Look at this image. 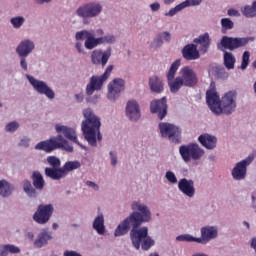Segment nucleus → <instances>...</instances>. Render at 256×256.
Masks as SVG:
<instances>
[{
	"mask_svg": "<svg viewBox=\"0 0 256 256\" xmlns=\"http://www.w3.org/2000/svg\"><path fill=\"white\" fill-rule=\"evenodd\" d=\"M149 235V228L147 226L139 227V225H133L132 229L130 230V240L132 246L136 251L141 249V243Z\"/></svg>",
	"mask_w": 256,
	"mask_h": 256,
	"instance_id": "19",
	"label": "nucleus"
},
{
	"mask_svg": "<svg viewBox=\"0 0 256 256\" xmlns=\"http://www.w3.org/2000/svg\"><path fill=\"white\" fill-rule=\"evenodd\" d=\"M228 17H241V13L237 9H229L227 10Z\"/></svg>",
	"mask_w": 256,
	"mask_h": 256,
	"instance_id": "55",
	"label": "nucleus"
},
{
	"mask_svg": "<svg viewBox=\"0 0 256 256\" xmlns=\"http://www.w3.org/2000/svg\"><path fill=\"white\" fill-rule=\"evenodd\" d=\"M179 154L184 163H191L201 161L205 157V150L197 143H189L179 147Z\"/></svg>",
	"mask_w": 256,
	"mask_h": 256,
	"instance_id": "7",
	"label": "nucleus"
},
{
	"mask_svg": "<svg viewBox=\"0 0 256 256\" xmlns=\"http://www.w3.org/2000/svg\"><path fill=\"white\" fill-rule=\"evenodd\" d=\"M25 17L18 15L10 18V24L13 27V29H21L23 25H25Z\"/></svg>",
	"mask_w": 256,
	"mask_h": 256,
	"instance_id": "40",
	"label": "nucleus"
},
{
	"mask_svg": "<svg viewBox=\"0 0 256 256\" xmlns=\"http://www.w3.org/2000/svg\"><path fill=\"white\" fill-rule=\"evenodd\" d=\"M249 43V38H233L224 36L221 38L220 42L217 44V48L220 51L223 49H229V51H235L239 47H245Z\"/></svg>",
	"mask_w": 256,
	"mask_h": 256,
	"instance_id": "18",
	"label": "nucleus"
},
{
	"mask_svg": "<svg viewBox=\"0 0 256 256\" xmlns=\"http://www.w3.org/2000/svg\"><path fill=\"white\" fill-rule=\"evenodd\" d=\"M92 229L98 235H105V216L103 213H98L92 222Z\"/></svg>",
	"mask_w": 256,
	"mask_h": 256,
	"instance_id": "30",
	"label": "nucleus"
},
{
	"mask_svg": "<svg viewBox=\"0 0 256 256\" xmlns=\"http://www.w3.org/2000/svg\"><path fill=\"white\" fill-rule=\"evenodd\" d=\"M176 241L183 243H198L200 245L199 237H195L191 234H182L176 237Z\"/></svg>",
	"mask_w": 256,
	"mask_h": 256,
	"instance_id": "38",
	"label": "nucleus"
},
{
	"mask_svg": "<svg viewBox=\"0 0 256 256\" xmlns=\"http://www.w3.org/2000/svg\"><path fill=\"white\" fill-rule=\"evenodd\" d=\"M217 141V137L209 133L201 134L198 137V142L200 143V145H202V147H204L208 151H213L214 149H217Z\"/></svg>",
	"mask_w": 256,
	"mask_h": 256,
	"instance_id": "27",
	"label": "nucleus"
},
{
	"mask_svg": "<svg viewBox=\"0 0 256 256\" xmlns=\"http://www.w3.org/2000/svg\"><path fill=\"white\" fill-rule=\"evenodd\" d=\"M64 256H82L80 253L77 251H72V250H66L64 252Z\"/></svg>",
	"mask_w": 256,
	"mask_h": 256,
	"instance_id": "58",
	"label": "nucleus"
},
{
	"mask_svg": "<svg viewBox=\"0 0 256 256\" xmlns=\"http://www.w3.org/2000/svg\"><path fill=\"white\" fill-rule=\"evenodd\" d=\"M165 179L170 183V185H179V180L177 179V175L174 174L173 171L168 170L165 173Z\"/></svg>",
	"mask_w": 256,
	"mask_h": 256,
	"instance_id": "44",
	"label": "nucleus"
},
{
	"mask_svg": "<svg viewBox=\"0 0 256 256\" xmlns=\"http://www.w3.org/2000/svg\"><path fill=\"white\" fill-rule=\"evenodd\" d=\"M159 36L162 39V41H166L167 43H169V41H171V33L167 32V31L162 32Z\"/></svg>",
	"mask_w": 256,
	"mask_h": 256,
	"instance_id": "56",
	"label": "nucleus"
},
{
	"mask_svg": "<svg viewBox=\"0 0 256 256\" xmlns=\"http://www.w3.org/2000/svg\"><path fill=\"white\" fill-rule=\"evenodd\" d=\"M250 57H251V53H249V51H245L243 53L242 63H241V66H240V69H242L243 71H245V69H247V67H249Z\"/></svg>",
	"mask_w": 256,
	"mask_h": 256,
	"instance_id": "46",
	"label": "nucleus"
},
{
	"mask_svg": "<svg viewBox=\"0 0 256 256\" xmlns=\"http://www.w3.org/2000/svg\"><path fill=\"white\" fill-rule=\"evenodd\" d=\"M74 99L75 101H77V103H83L85 99V94H83V92L77 93L74 95Z\"/></svg>",
	"mask_w": 256,
	"mask_h": 256,
	"instance_id": "57",
	"label": "nucleus"
},
{
	"mask_svg": "<svg viewBox=\"0 0 256 256\" xmlns=\"http://www.w3.org/2000/svg\"><path fill=\"white\" fill-rule=\"evenodd\" d=\"M82 115L84 117L81 122L82 135L91 147H97V143L103 140L101 118L89 107L82 110Z\"/></svg>",
	"mask_w": 256,
	"mask_h": 256,
	"instance_id": "5",
	"label": "nucleus"
},
{
	"mask_svg": "<svg viewBox=\"0 0 256 256\" xmlns=\"http://www.w3.org/2000/svg\"><path fill=\"white\" fill-rule=\"evenodd\" d=\"M219 237V228L213 225H206L200 228V245H208L211 241H215Z\"/></svg>",
	"mask_w": 256,
	"mask_h": 256,
	"instance_id": "20",
	"label": "nucleus"
},
{
	"mask_svg": "<svg viewBox=\"0 0 256 256\" xmlns=\"http://www.w3.org/2000/svg\"><path fill=\"white\" fill-rule=\"evenodd\" d=\"M31 145V138L27 136H23L18 142V147H22L23 149H29Z\"/></svg>",
	"mask_w": 256,
	"mask_h": 256,
	"instance_id": "48",
	"label": "nucleus"
},
{
	"mask_svg": "<svg viewBox=\"0 0 256 256\" xmlns=\"http://www.w3.org/2000/svg\"><path fill=\"white\" fill-rule=\"evenodd\" d=\"M158 133L162 139H167L170 143H180L183 130L176 124L160 122L158 124Z\"/></svg>",
	"mask_w": 256,
	"mask_h": 256,
	"instance_id": "8",
	"label": "nucleus"
},
{
	"mask_svg": "<svg viewBox=\"0 0 256 256\" xmlns=\"http://www.w3.org/2000/svg\"><path fill=\"white\" fill-rule=\"evenodd\" d=\"M19 127H21V124L13 120L6 123V125L4 126V131L5 133H10V134L17 133V131H19Z\"/></svg>",
	"mask_w": 256,
	"mask_h": 256,
	"instance_id": "41",
	"label": "nucleus"
},
{
	"mask_svg": "<svg viewBox=\"0 0 256 256\" xmlns=\"http://www.w3.org/2000/svg\"><path fill=\"white\" fill-rule=\"evenodd\" d=\"M53 239V236L51 232L47 230H42L36 237V239L33 242L34 247L37 249H41L42 247H45L48 245L49 241Z\"/></svg>",
	"mask_w": 256,
	"mask_h": 256,
	"instance_id": "29",
	"label": "nucleus"
},
{
	"mask_svg": "<svg viewBox=\"0 0 256 256\" xmlns=\"http://www.w3.org/2000/svg\"><path fill=\"white\" fill-rule=\"evenodd\" d=\"M53 0H36V3L43 5L44 3H51Z\"/></svg>",
	"mask_w": 256,
	"mask_h": 256,
	"instance_id": "60",
	"label": "nucleus"
},
{
	"mask_svg": "<svg viewBox=\"0 0 256 256\" xmlns=\"http://www.w3.org/2000/svg\"><path fill=\"white\" fill-rule=\"evenodd\" d=\"M112 71L113 65H109L102 75L91 76L89 83L86 85V95L91 97L95 91H101L103 89V85H105V81L111 77Z\"/></svg>",
	"mask_w": 256,
	"mask_h": 256,
	"instance_id": "12",
	"label": "nucleus"
},
{
	"mask_svg": "<svg viewBox=\"0 0 256 256\" xmlns=\"http://www.w3.org/2000/svg\"><path fill=\"white\" fill-rule=\"evenodd\" d=\"M142 251H149L151 247L155 246V240L148 235L140 243Z\"/></svg>",
	"mask_w": 256,
	"mask_h": 256,
	"instance_id": "42",
	"label": "nucleus"
},
{
	"mask_svg": "<svg viewBox=\"0 0 256 256\" xmlns=\"http://www.w3.org/2000/svg\"><path fill=\"white\" fill-rule=\"evenodd\" d=\"M150 111L151 113H157L158 119L163 121L167 115V98L163 97L159 100H152L150 103Z\"/></svg>",
	"mask_w": 256,
	"mask_h": 256,
	"instance_id": "26",
	"label": "nucleus"
},
{
	"mask_svg": "<svg viewBox=\"0 0 256 256\" xmlns=\"http://www.w3.org/2000/svg\"><path fill=\"white\" fill-rule=\"evenodd\" d=\"M53 211H55L53 204H40L32 215V219L38 225H47L53 217Z\"/></svg>",
	"mask_w": 256,
	"mask_h": 256,
	"instance_id": "13",
	"label": "nucleus"
},
{
	"mask_svg": "<svg viewBox=\"0 0 256 256\" xmlns=\"http://www.w3.org/2000/svg\"><path fill=\"white\" fill-rule=\"evenodd\" d=\"M241 13L242 15H244V17H247L248 19H253V17H256V8L252 3V5H246L242 7Z\"/></svg>",
	"mask_w": 256,
	"mask_h": 256,
	"instance_id": "39",
	"label": "nucleus"
},
{
	"mask_svg": "<svg viewBox=\"0 0 256 256\" xmlns=\"http://www.w3.org/2000/svg\"><path fill=\"white\" fill-rule=\"evenodd\" d=\"M182 56L186 59V61H197L199 59V50L197 49V45L188 44L182 49Z\"/></svg>",
	"mask_w": 256,
	"mask_h": 256,
	"instance_id": "28",
	"label": "nucleus"
},
{
	"mask_svg": "<svg viewBox=\"0 0 256 256\" xmlns=\"http://www.w3.org/2000/svg\"><path fill=\"white\" fill-rule=\"evenodd\" d=\"M180 67L181 59H177L170 65V68L166 73L170 93H179V90L182 87H195V85L199 83V77L193 67L183 66L179 70ZM177 71H179V76L175 77Z\"/></svg>",
	"mask_w": 256,
	"mask_h": 256,
	"instance_id": "2",
	"label": "nucleus"
},
{
	"mask_svg": "<svg viewBox=\"0 0 256 256\" xmlns=\"http://www.w3.org/2000/svg\"><path fill=\"white\" fill-rule=\"evenodd\" d=\"M194 43L200 45V51H202V53H207L211 45V38L209 37V33L206 32L204 34H201L194 39Z\"/></svg>",
	"mask_w": 256,
	"mask_h": 256,
	"instance_id": "31",
	"label": "nucleus"
},
{
	"mask_svg": "<svg viewBox=\"0 0 256 256\" xmlns=\"http://www.w3.org/2000/svg\"><path fill=\"white\" fill-rule=\"evenodd\" d=\"M81 167V162L79 161H68L62 168H46L45 175L54 181H59L69 174L70 171H75Z\"/></svg>",
	"mask_w": 256,
	"mask_h": 256,
	"instance_id": "11",
	"label": "nucleus"
},
{
	"mask_svg": "<svg viewBox=\"0 0 256 256\" xmlns=\"http://www.w3.org/2000/svg\"><path fill=\"white\" fill-rule=\"evenodd\" d=\"M242 225H243L244 227H246V229H251V224H249V222H247V221H243V222H242Z\"/></svg>",
	"mask_w": 256,
	"mask_h": 256,
	"instance_id": "62",
	"label": "nucleus"
},
{
	"mask_svg": "<svg viewBox=\"0 0 256 256\" xmlns=\"http://www.w3.org/2000/svg\"><path fill=\"white\" fill-rule=\"evenodd\" d=\"M100 99L101 96L95 94L94 96H90L87 98V103H90L91 105H97Z\"/></svg>",
	"mask_w": 256,
	"mask_h": 256,
	"instance_id": "51",
	"label": "nucleus"
},
{
	"mask_svg": "<svg viewBox=\"0 0 256 256\" xmlns=\"http://www.w3.org/2000/svg\"><path fill=\"white\" fill-rule=\"evenodd\" d=\"M161 10V3L159 2H153L150 4V11H152V13H157V11Z\"/></svg>",
	"mask_w": 256,
	"mask_h": 256,
	"instance_id": "53",
	"label": "nucleus"
},
{
	"mask_svg": "<svg viewBox=\"0 0 256 256\" xmlns=\"http://www.w3.org/2000/svg\"><path fill=\"white\" fill-rule=\"evenodd\" d=\"M36 151H44L45 153H52L57 149H63L68 153H73V146L69 144V141L63 138L62 135L53 136L50 139L40 141L35 145Z\"/></svg>",
	"mask_w": 256,
	"mask_h": 256,
	"instance_id": "6",
	"label": "nucleus"
},
{
	"mask_svg": "<svg viewBox=\"0 0 256 256\" xmlns=\"http://www.w3.org/2000/svg\"><path fill=\"white\" fill-rule=\"evenodd\" d=\"M113 53V49L108 47L106 50H94L91 53V62L93 65H101L105 67L107 65L109 59H111V55Z\"/></svg>",
	"mask_w": 256,
	"mask_h": 256,
	"instance_id": "23",
	"label": "nucleus"
},
{
	"mask_svg": "<svg viewBox=\"0 0 256 256\" xmlns=\"http://www.w3.org/2000/svg\"><path fill=\"white\" fill-rule=\"evenodd\" d=\"M220 23L222 27V33H227V31H231V29L235 27V22H233L231 18H222Z\"/></svg>",
	"mask_w": 256,
	"mask_h": 256,
	"instance_id": "43",
	"label": "nucleus"
},
{
	"mask_svg": "<svg viewBox=\"0 0 256 256\" xmlns=\"http://www.w3.org/2000/svg\"><path fill=\"white\" fill-rule=\"evenodd\" d=\"M25 78L38 95H44V97L48 98L49 101H53V99H55V91L51 86H49V83L44 80L37 79L31 74H25Z\"/></svg>",
	"mask_w": 256,
	"mask_h": 256,
	"instance_id": "10",
	"label": "nucleus"
},
{
	"mask_svg": "<svg viewBox=\"0 0 256 256\" xmlns=\"http://www.w3.org/2000/svg\"><path fill=\"white\" fill-rule=\"evenodd\" d=\"M125 116L129 121L137 122L141 119V105L135 99L128 100L125 106Z\"/></svg>",
	"mask_w": 256,
	"mask_h": 256,
	"instance_id": "21",
	"label": "nucleus"
},
{
	"mask_svg": "<svg viewBox=\"0 0 256 256\" xmlns=\"http://www.w3.org/2000/svg\"><path fill=\"white\" fill-rule=\"evenodd\" d=\"M203 3V0H185L180 4H177L175 7L170 8L168 12L164 13V17H175L177 13H181L183 9L187 7H197Z\"/></svg>",
	"mask_w": 256,
	"mask_h": 256,
	"instance_id": "25",
	"label": "nucleus"
},
{
	"mask_svg": "<svg viewBox=\"0 0 256 256\" xmlns=\"http://www.w3.org/2000/svg\"><path fill=\"white\" fill-rule=\"evenodd\" d=\"M123 91H125V79L114 78L108 84L107 99L110 103H115V101L121 97V93H123Z\"/></svg>",
	"mask_w": 256,
	"mask_h": 256,
	"instance_id": "15",
	"label": "nucleus"
},
{
	"mask_svg": "<svg viewBox=\"0 0 256 256\" xmlns=\"http://www.w3.org/2000/svg\"><path fill=\"white\" fill-rule=\"evenodd\" d=\"M33 185L35 189H43L45 187V180L43 179V175L39 172H34L32 175Z\"/></svg>",
	"mask_w": 256,
	"mask_h": 256,
	"instance_id": "37",
	"label": "nucleus"
},
{
	"mask_svg": "<svg viewBox=\"0 0 256 256\" xmlns=\"http://www.w3.org/2000/svg\"><path fill=\"white\" fill-rule=\"evenodd\" d=\"M103 13V4L100 2H89L79 6L75 15L82 19V21H87V19H95Z\"/></svg>",
	"mask_w": 256,
	"mask_h": 256,
	"instance_id": "9",
	"label": "nucleus"
},
{
	"mask_svg": "<svg viewBox=\"0 0 256 256\" xmlns=\"http://www.w3.org/2000/svg\"><path fill=\"white\" fill-rule=\"evenodd\" d=\"M20 61L19 65L22 71H29V63L27 62V56H18Z\"/></svg>",
	"mask_w": 256,
	"mask_h": 256,
	"instance_id": "49",
	"label": "nucleus"
},
{
	"mask_svg": "<svg viewBox=\"0 0 256 256\" xmlns=\"http://www.w3.org/2000/svg\"><path fill=\"white\" fill-rule=\"evenodd\" d=\"M178 190L187 199H193L197 193L195 181L192 179L182 178L178 181Z\"/></svg>",
	"mask_w": 256,
	"mask_h": 256,
	"instance_id": "22",
	"label": "nucleus"
},
{
	"mask_svg": "<svg viewBox=\"0 0 256 256\" xmlns=\"http://www.w3.org/2000/svg\"><path fill=\"white\" fill-rule=\"evenodd\" d=\"M206 103L214 115H233L237 111V92L230 90L219 98L215 83L211 82L206 92Z\"/></svg>",
	"mask_w": 256,
	"mask_h": 256,
	"instance_id": "3",
	"label": "nucleus"
},
{
	"mask_svg": "<svg viewBox=\"0 0 256 256\" xmlns=\"http://www.w3.org/2000/svg\"><path fill=\"white\" fill-rule=\"evenodd\" d=\"M74 37L75 41H77L74 47L80 55L87 53L85 49L93 51V49H96L99 45H115V43H117V36L114 34L105 35L103 28L79 30L75 33Z\"/></svg>",
	"mask_w": 256,
	"mask_h": 256,
	"instance_id": "1",
	"label": "nucleus"
},
{
	"mask_svg": "<svg viewBox=\"0 0 256 256\" xmlns=\"http://www.w3.org/2000/svg\"><path fill=\"white\" fill-rule=\"evenodd\" d=\"M26 237H27V239H29V241H34V239H35V233H33V232H28V233L26 234Z\"/></svg>",
	"mask_w": 256,
	"mask_h": 256,
	"instance_id": "59",
	"label": "nucleus"
},
{
	"mask_svg": "<svg viewBox=\"0 0 256 256\" xmlns=\"http://www.w3.org/2000/svg\"><path fill=\"white\" fill-rule=\"evenodd\" d=\"M22 187H23L24 193H26V195H28V197H32V198L37 197V190H35V188H33V185L31 184V182L29 180H24L22 182Z\"/></svg>",
	"mask_w": 256,
	"mask_h": 256,
	"instance_id": "35",
	"label": "nucleus"
},
{
	"mask_svg": "<svg viewBox=\"0 0 256 256\" xmlns=\"http://www.w3.org/2000/svg\"><path fill=\"white\" fill-rule=\"evenodd\" d=\"M19 255L21 248L13 244H0V256Z\"/></svg>",
	"mask_w": 256,
	"mask_h": 256,
	"instance_id": "33",
	"label": "nucleus"
},
{
	"mask_svg": "<svg viewBox=\"0 0 256 256\" xmlns=\"http://www.w3.org/2000/svg\"><path fill=\"white\" fill-rule=\"evenodd\" d=\"M54 129L58 135H61L63 137V139H65L66 141L68 139V141L76 143V145L81 147V149L87 151V147L79 143V139L77 138V130L75 128L58 123L54 126Z\"/></svg>",
	"mask_w": 256,
	"mask_h": 256,
	"instance_id": "16",
	"label": "nucleus"
},
{
	"mask_svg": "<svg viewBox=\"0 0 256 256\" xmlns=\"http://www.w3.org/2000/svg\"><path fill=\"white\" fill-rule=\"evenodd\" d=\"M255 154L248 155L245 159L237 162L231 170L234 181H243L247 177V167L253 163Z\"/></svg>",
	"mask_w": 256,
	"mask_h": 256,
	"instance_id": "14",
	"label": "nucleus"
},
{
	"mask_svg": "<svg viewBox=\"0 0 256 256\" xmlns=\"http://www.w3.org/2000/svg\"><path fill=\"white\" fill-rule=\"evenodd\" d=\"M14 191L15 186L13 184L5 179L0 180V197H9Z\"/></svg>",
	"mask_w": 256,
	"mask_h": 256,
	"instance_id": "34",
	"label": "nucleus"
},
{
	"mask_svg": "<svg viewBox=\"0 0 256 256\" xmlns=\"http://www.w3.org/2000/svg\"><path fill=\"white\" fill-rule=\"evenodd\" d=\"M35 51V41L30 38L22 39L15 48L18 57H29Z\"/></svg>",
	"mask_w": 256,
	"mask_h": 256,
	"instance_id": "24",
	"label": "nucleus"
},
{
	"mask_svg": "<svg viewBox=\"0 0 256 256\" xmlns=\"http://www.w3.org/2000/svg\"><path fill=\"white\" fill-rule=\"evenodd\" d=\"M54 129L58 135H61L63 137V139H65L66 141L68 139V141L76 143V145L81 147V149L87 151V147L79 143V139L77 138V130L75 128L58 123L54 126Z\"/></svg>",
	"mask_w": 256,
	"mask_h": 256,
	"instance_id": "17",
	"label": "nucleus"
},
{
	"mask_svg": "<svg viewBox=\"0 0 256 256\" xmlns=\"http://www.w3.org/2000/svg\"><path fill=\"white\" fill-rule=\"evenodd\" d=\"M163 45V39L160 36L156 37L152 42V47L155 49L161 47Z\"/></svg>",
	"mask_w": 256,
	"mask_h": 256,
	"instance_id": "54",
	"label": "nucleus"
},
{
	"mask_svg": "<svg viewBox=\"0 0 256 256\" xmlns=\"http://www.w3.org/2000/svg\"><path fill=\"white\" fill-rule=\"evenodd\" d=\"M164 5H173L175 3V0H162Z\"/></svg>",
	"mask_w": 256,
	"mask_h": 256,
	"instance_id": "61",
	"label": "nucleus"
},
{
	"mask_svg": "<svg viewBox=\"0 0 256 256\" xmlns=\"http://www.w3.org/2000/svg\"><path fill=\"white\" fill-rule=\"evenodd\" d=\"M149 87L152 93H163L165 84L163 83V80L161 78L157 76H152L149 79Z\"/></svg>",
	"mask_w": 256,
	"mask_h": 256,
	"instance_id": "32",
	"label": "nucleus"
},
{
	"mask_svg": "<svg viewBox=\"0 0 256 256\" xmlns=\"http://www.w3.org/2000/svg\"><path fill=\"white\" fill-rule=\"evenodd\" d=\"M217 71V76L220 77V79H227L229 77V73L225 71V68L218 67Z\"/></svg>",
	"mask_w": 256,
	"mask_h": 256,
	"instance_id": "50",
	"label": "nucleus"
},
{
	"mask_svg": "<svg viewBox=\"0 0 256 256\" xmlns=\"http://www.w3.org/2000/svg\"><path fill=\"white\" fill-rule=\"evenodd\" d=\"M132 213L121 221L114 230V237H123L127 235L134 225H143L150 223L153 219L149 206L140 202L134 201L131 204Z\"/></svg>",
	"mask_w": 256,
	"mask_h": 256,
	"instance_id": "4",
	"label": "nucleus"
},
{
	"mask_svg": "<svg viewBox=\"0 0 256 256\" xmlns=\"http://www.w3.org/2000/svg\"><path fill=\"white\" fill-rule=\"evenodd\" d=\"M109 159H110V165L112 167H117V164L119 163V157L117 155V151L111 150L109 152Z\"/></svg>",
	"mask_w": 256,
	"mask_h": 256,
	"instance_id": "47",
	"label": "nucleus"
},
{
	"mask_svg": "<svg viewBox=\"0 0 256 256\" xmlns=\"http://www.w3.org/2000/svg\"><path fill=\"white\" fill-rule=\"evenodd\" d=\"M52 227H53V229H57V224L54 223V224L52 225Z\"/></svg>",
	"mask_w": 256,
	"mask_h": 256,
	"instance_id": "64",
	"label": "nucleus"
},
{
	"mask_svg": "<svg viewBox=\"0 0 256 256\" xmlns=\"http://www.w3.org/2000/svg\"><path fill=\"white\" fill-rule=\"evenodd\" d=\"M47 163L52 167V169H61V160L55 156H49L47 158Z\"/></svg>",
	"mask_w": 256,
	"mask_h": 256,
	"instance_id": "45",
	"label": "nucleus"
},
{
	"mask_svg": "<svg viewBox=\"0 0 256 256\" xmlns=\"http://www.w3.org/2000/svg\"><path fill=\"white\" fill-rule=\"evenodd\" d=\"M224 65L226 69H235V56L231 52H224Z\"/></svg>",
	"mask_w": 256,
	"mask_h": 256,
	"instance_id": "36",
	"label": "nucleus"
},
{
	"mask_svg": "<svg viewBox=\"0 0 256 256\" xmlns=\"http://www.w3.org/2000/svg\"><path fill=\"white\" fill-rule=\"evenodd\" d=\"M86 187H88L89 189H92V191H99V184L91 180L86 181Z\"/></svg>",
	"mask_w": 256,
	"mask_h": 256,
	"instance_id": "52",
	"label": "nucleus"
},
{
	"mask_svg": "<svg viewBox=\"0 0 256 256\" xmlns=\"http://www.w3.org/2000/svg\"><path fill=\"white\" fill-rule=\"evenodd\" d=\"M149 256H159V254L157 252H153V253L149 254Z\"/></svg>",
	"mask_w": 256,
	"mask_h": 256,
	"instance_id": "63",
	"label": "nucleus"
}]
</instances>
